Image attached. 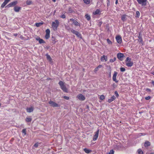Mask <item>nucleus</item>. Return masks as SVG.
<instances>
[{
    "mask_svg": "<svg viewBox=\"0 0 154 154\" xmlns=\"http://www.w3.org/2000/svg\"><path fill=\"white\" fill-rule=\"evenodd\" d=\"M126 65L128 67H131L133 65V62L131 61V59L129 57L127 58L125 60Z\"/></svg>",
    "mask_w": 154,
    "mask_h": 154,
    "instance_id": "1",
    "label": "nucleus"
},
{
    "mask_svg": "<svg viewBox=\"0 0 154 154\" xmlns=\"http://www.w3.org/2000/svg\"><path fill=\"white\" fill-rule=\"evenodd\" d=\"M64 83L62 81H60L59 82V84L60 86L61 89L64 92H67V90L66 86L64 85Z\"/></svg>",
    "mask_w": 154,
    "mask_h": 154,
    "instance_id": "2",
    "label": "nucleus"
},
{
    "mask_svg": "<svg viewBox=\"0 0 154 154\" xmlns=\"http://www.w3.org/2000/svg\"><path fill=\"white\" fill-rule=\"evenodd\" d=\"M59 23L57 20H56L55 22H53L52 23V26L54 30H56L57 29V27L58 26Z\"/></svg>",
    "mask_w": 154,
    "mask_h": 154,
    "instance_id": "3",
    "label": "nucleus"
},
{
    "mask_svg": "<svg viewBox=\"0 0 154 154\" xmlns=\"http://www.w3.org/2000/svg\"><path fill=\"white\" fill-rule=\"evenodd\" d=\"M48 103L51 106L53 107H60V105L58 104L55 102L51 100Z\"/></svg>",
    "mask_w": 154,
    "mask_h": 154,
    "instance_id": "4",
    "label": "nucleus"
},
{
    "mask_svg": "<svg viewBox=\"0 0 154 154\" xmlns=\"http://www.w3.org/2000/svg\"><path fill=\"white\" fill-rule=\"evenodd\" d=\"M18 3L17 1L15 0L10 3L6 6V7L10 8V7L15 6Z\"/></svg>",
    "mask_w": 154,
    "mask_h": 154,
    "instance_id": "5",
    "label": "nucleus"
},
{
    "mask_svg": "<svg viewBox=\"0 0 154 154\" xmlns=\"http://www.w3.org/2000/svg\"><path fill=\"white\" fill-rule=\"evenodd\" d=\"M117 57L119 59L122 61L123 60L124 55L123 54L121 53H118L117 54Z\"/></svg>",
    "mask_w": 154,
    "mask_h": 154,
    "instance_id": "6",
    "label": "nucleus"
},
{
    "mask_svg": "<svg viewBox=\"0 0 154 154\" xmlns=\"http://www.w3.org/2000/svg\"><path fill=\"white\" fill-rule=\"evenodd\" d=\"M138 3L142 5H145L146 4V0H137Z\"/></svg>",
    "mask_w": 154,
    "mask_h": 154,
    "instance_id": "7",
    "label": "nucleus"
},
{
    "mask_svg": "<svg viewBox=\"0 0 154 154\" xmlns=\"http://www.w3.org/2000/svg\"><path fill=\"white\" fill-rule=\"evenodd\" d=\"M77 97L79 99V100L82 101H83L85 99V97L81 94H78L77 96Z\"/></svg>",
    "mask_w": 154,
    "mask_h": 154,
    "instance_id": "8",
    "label": "nucleus"
},
{
    "mask_svg": "<svg viewBox=\"0 0 154 154\" xmlns=\"http://www.w3.org/2000/svg\"><path fill=\"white\" fill-rule=\"evenodd\" d=\"M99 131V129H98L95 132V134L94 135L93 138V140L95 141L97 140V139L98 137V136Z\"/></svg>",
    "mask_w": 154,
    "mask_h": 154,
    "instance_id": "9",
    "label": "nucleus"
},
{
    "mask_svg": "<svg viewBox=\"0 0 154 154\" xmlns=\"http://www.w3.org/2000/svg\"><path fill=\"white\" fill-rule=\"evenodd\" d=\"M99 131V129H98L95 132V134L94 135L93 138V140L95 141L97 140V139L98 137V136Z\"/></svg>",
    "mask_w": 154,
    "mask_h": 154,
    "instance_id": "10",
    "label": "nucleus"
},
{
    "mask_svg": "<svg viewBox=\"0 0 154 154\" xmlns=\"http://www.w3.org/2000/svg\"><path fill=\"white\" fill-rule=\"evenodd\" d=\"M118 73L116 72L115 71L114 72V73L112 77V80H113L116 83H117L118 82V81L116 79V77Z\"/></svg>",
    "mask_w": 154,
    "mask_h": 154,
    "instance_id": "11",
    "label": "nucleus"
},
{
    "mask_svg": "<svg viewBox=\"0 0 154 154\" xmlns=\"http://www.w3.org/2000/svg\"><path fill=\"white\" fill-rule=\"evenodd\" d=\"M21 8L17 6H15L14 7V11L16 12H18L20 11L21 9Z\"/></svg>",
    "mask_w": 154,
    "mask_h": 154,
    "instance_id": "12",
    "label": "nucleus"
},
{
    "mask_svg": "<svg viewBox=\"0 0 154 154\" xmlns=\"http://www.w3.org/2000/svg\"><path fill=\"white\" fill-rule=\"evenodd\" d=\"M116 39L117 42L119 44H120L122 42V38L120 36L118 35L116 37Z\"/></svg>",
    "mask_w": 154,
    "mask_h": 154,
    "instance_id": "13",
    "label": "nucleus"
},
{
    "mask_svg": "<svg viewBox=\"0 0 154 154\" xmlns=\"http://www.w3.org/2000/svg\"><path fill=\"white\" fill-rule=\"evenodd\" d=\"M36 40L38 41L40 44L45 43V41L42 39L40 38L39 37H38L36 38Z\"/></svg>",
    "mask_w": 154,
    "mask_h": 154,
    "instance_id": "14",
    "label": "nucleus"
},
{
    "mask_svg": "<svg viewBox=\"0 0 154 154\" xmlns=\"http://www.w3.org/2000/svg\"><path fill=\"white\" fill-rule=\"evenodd\" d=\"M70 21H72L73 22V23L76 26H79V23L76 20H75L74 19L72 18L70 19Z\"/></svg>",
    "mask_w": 154,
    "mask_h": 154,
    "instance_id": "15",
    "label": "nucleus"
},
{
    "mask_svg": "<svg viewBox=\"0 0 154 154\" xmlns=\"http://www.w3.org/2000/svg\"><path fill=\"white\" fill-rule=\"evenodd\" d=\"M33 108L32 107H31L30 108H28L26 109L27 112H31L33 111Z\"/></svg>",
    "mask_w": 154,
    "mask_h": 154,
    "instance_id": "16",
    "label": "nucleus"
},
{
    "mask_svg": "<svg viewBox=\"0 0 154 154\" xmlns=\"http://www.w3.org/2000/svg\"><path fill=\"white\" fill-rule=\"evenodd\" d=\"M104 60H105L106 61L107 60V57L104 55L101 58V61H103Z\"/></svg>",
    "mask_w": 154,
    "mask_h": 154,
    "instance_id": "17",
    "label": "nucleus"
},
{
    "mask_svg": "<svg viewBox=\"0 0 154 154\" xmlns=\"http://www.w3.org/2000/svg\"><path fill=\"white\" fill-rule=\"evenodd\" d=\"M116 99V97L114 96H113L112 97L110 98L108 100V102L109 103H110L112 101H113L114 100H115Z\"/></svg>",
    "mask_w": 154,
    "mask_h": 154,
    "instance_id": "18",
    "label": "nucleus"
},
{
    "mask_svg": "<svg viewBox=\"0 0 154 154\" xmlns=\"http://www.w3.org/2000/svg\"><path fill=\"white\" fill-rule=\"evenodd\" d=\"M75 34L78 37L80 38H82V35L79 32L77 31V32H76Z\"/></svg>",
    "mask_w": 154,
    "mask_h": 154,
    "instance_id": "19",
    "label": "nucleus"
},
{
    "mask_svg": "<svg viewBox=\"0 0 154 154\" xmlns=\"http://www.w3.org/2000/svg\"><path fill=\"white\" fill-rule=\"evenodd\" d=\"M84 151L87 153H89L91 152V150L88 149L87 148H85L84 149Z\"/></svg>",
    "mask_w": 154,
    "mask_h": 154,
    "instance_id": "20",
    "label": "nucleus"
},
{
    "mask_svg": "<svg viewBox=\"0 0 154 154\" xmlns=\"http://www.w3.org/2000/svg\"><path fill=\"white\" fill-rule=\"evenodd\" d=\"M138 37L139 38V39L138 40V41L139 42H140V43H142V42H143L142 38L140 36V34H139V35L138 36Z\"/></svg>",
    "mask_w": 154,
    "mask_h": 154,
    "instance_id": "21",
    "label": "nucleus"
},
{
    "mask_svg": "<svg viewBox=\"0 0 154 154\" xmlns=\"http://www.w3.org/2000/svg\"><path fill=\"white\" fill-rule=\"evenodd\" d=\"M43 24V22L41 23H35V25L37 27H39Z\"/></svg>",
    "mask_w": 154,
    "mask_h": 154,
    "instance_id": "22",
    "label": "nucleus"
},
{
    "mask_svg": "<svg viewBox=\"0 0 154 154\" xmlns=\"http://www.w3.org/2000/svg\"><path fill=\"white\" fill-rule=\"evenodd\" d=\"M121 19L123 21H125L126 20V15H123Z\"/></svg>",
    "mask_w": 154,
    "mask_h": 154,
    "instance_id": "23",
    "label": "nucleus"
},
{
    "mask_svg": "<svg viewBox=\"0 0 154 154\" xmlns=\"http://www.w3.org/2000/svg\"><path fill=\"white\" fill-rule=\"evenodd\" d=\"M150 145V143L148 141H147L145 142V144H144V146H149Z\"/></svg>",
    "mask_w": 154,
    "mask_h": 154,
    "instance_id": "24",
    "label": "nucleus"
},
{
    "mask_svg": "<svg viewBox=\"0 0 154 154\" xmlns=\"http://www.w3.org/2000/svg\"><path fill=\"white\" fill-rule=\"evenodd\" d=\"M32 119L31 118L27 117L26 119V121L27 122H31L32 121Z\"/></svg>",
    "mask_w": 154,
    "mask_h": 154,
    "instance_id": "25",
    "label": "nucleus"
},
{
    "mask_svg": "<svg viewBox=\"0 0 154 154\" xmlns=\"http://www.w3.org/2000/svg\"><path fill=\"white\" fill-rule=\"evenodd\" d=\"M85 17L87 19V20H89L91 18L90 17L89 15L88 14H86L85 15Z\"/></svg>",
    "mask_w": 154,
    "mask_h": 154,
    "instance_id": "26",
    "label": "nucleus"
},
{
    "mask_svg": "<svg viewBox=\"0 0 154 154\" xmlns=\"http://www.w3.org/2000/svg\"><path fill=\"white\" fill-rule=\"evenodd\" d=\"M83 0L84 1V2L87 4H89L90 3V0Z\"/></svg>",
    "mask_w": 154,
    "mask_h": 154,
    "instance_id": "27",
    "label": "nucleus"
},
{
    "mask_svg": "<svg viewBox=\"0 0 154 154\" xmlns=\"http://www.w3.org/2000/svg\"><path fill=\"white\" fill-rule=\"evenodd\" d=\"M140 12L139 11H136V17H139V16H140Z\"/></svg>",
    "mask_w": 154,
    "mask_h": 154,
    "instance_id": "28",
    "label": "nucleus"
},
{
    "mask_svg": "<svg viewBox=\"0 0 154 154\" xmlns=\"http://www.w3.org/2000/svg\"><path fill=\"white\" fill-rule=\"evenodd\" d=\"M116 57H114L113 59H111L110 60V62H112V63L114 61H116Z\"/></svg>",
    "mask_w": 154,
    "mask_h": 154,
    "instance_id": "29",
    "label": "nucleus"
},
{
    "mask_svg": "<svg viewBox=\"0 0 154 154\" xmlns=\"http://www.w3.org/2000/svg\"><path fill=\"white\" fill-rule=\"evenodd\" d=\"M70 31L72 33H73L75 34V33L76 32H77V31H75V30H74V29H71Z\"/></svg>",
    "mask_w": 154,
    "mask_h": 154,
    "instance_id": "30",
    "label": "nucleus"
},
{
    "mask_svg": "<svg viewBox=\"0 0 154 154\" xmlns=\"http://www.w3.org/2000/svg\"><path fill=\"white\" fill-rule=\"evenodd\" d=\"M100 12V11L98 9L94 13V14H98Z\"/></svg>",
    "mask_w": 154,
    "mask_h": 154,
    "instance_id": "31",
    "label": "nucleus"
},
{
    "mask_svg": "<svg viewBox=\"0 0 154 154\" xmlns=\"http://www.w3.org/2000/svg\"><path fill=\"white\" fill-rule=\"evenodd\" d=\"M7 4L6 3V2H4L1 5V7L2 8H3Z\"/></svg>",
    "mask_w": 154,
    "mask_h": 154,
    "instance_id": "32",
    "label": "nucleus"
},
{
    "mask_svg": "<svg viewBox=\"0 0 154 154\" xmlns=\"http://www.w3.org/2000/svg\"><path fill=\"white\" fill-rule=\"evenodd\" d=\"M46 34H50V30L49 29H47L46 30Z\"/></svg>",
    "mask_w": 154,
    "mask_h": 154,
    "instance_id": "33",
    "label": "nucleus"
},
{
    "mask_svg": "<svg viewBox=\"0 0 154 154\" xmlns=\"http://www.w3.org/2000/svg\"><path fill=\"white\" fill-rule=\"evenodd\" d=\"M120 71L122 72H123L125 71V69L123 67H121L120 68Z\"/></svg>",
    "mask_w": 154,
    "mask_h": 154,
    "instance_id": "34",
    "label": "nucleus"
},
{
    "mask_svg": "<svg viewBox=\"0 0 154 154\" xmlns=\"http://www.w3.org/2000/svg\"><path fill=\"white\" fill-rule=\"evenodd\" d=\"M138 152L139 154H143V152L141 149H139L138 150Z\"/></svg>",
    "mask_w": 154,
    "mask_h": 154,
    "instance_id": "35",
    "label": "nucleus"
},
{
    "mask_svg": "<svg viewBox=\"0 0 154 154\" xmlns=\"http://www.w3.org/2000/svg\"><path fill=\"white\" fill-rule=\"evenodd\" d=\"M100 99L101 100H103L105 98L104 96L103 95H101V96H100Z\"/></svg>",
    "mask_w": 154,
    "mask_h": 154,
    "instance_id": "36",
    "label": "nucleus"
},
{
    "mask_svg": "<svg viewBox=\"0 0 154 154\" xmlns=\"http://www.w3.org/2000/svg\"><path fill=\"white\" fill-rule=\"evenodd\" d=\"M107 43L109 44H112V42L109 38L107 39Z\"/></svg>",
    "mask_w": 154,
    "mask_h": 154,
    "instance_id": "37",
    "label": "nucleus"
},
{
    "mask_svg": "<svg viewBox=\"0 0 154 154\" xmlns=\"http://www.w3.org/2000/svg\"><path fill=\"white\" fill-rule=\"evenodd\" d=\"M47 59L48 60H49L50 61H51V57H50V56L49 55H47Z\"/></svg>",
    "mask_w": 154,
    "mask_h": 154,
    "instance_id": "38",
    "label": "nucleus"
},
{
    "mask_svg": "<svg viewBox=\"0 0 154 154\" xmlns=\"http://www.w3.org/2000/svg\"><path fill=\"white\" fill-rule=\"evenodd\" d=\"M45 37L46 39H48L50 37V34H46Z\"/></svg>",
    "mask_w": 154,
    "mask_h": 154,
    "instance_id": "39",
    "label": "nucleus"
},
{
    "mask_svg": "<svg viewBox=\"0 0 154 154\" xmlns=\"http://www.w3.org/2000/svg\"><path fill=\"white\" fill-rule=\"evenodd\" d=\"M114 151L112 149L109 152L108 154H114Z\"/></svg>",
    "mask_w": 154,
    "mask_h": 154,
    "instance_id": "40",
    "label": "nucleus"
},
{
    "mask_svg": "<svg viewBox=\"0 0 154 154\" xmlns=\"http://www.w3.org/2000/svg\"><path fill=\"white\" fill-rule=\"evenodd\" d=\"M60 17L62 18H66V16L64 14H61L60 16Z\"/></svg>",
    "mask_w": 154,
    "mask_h": 154,
    "instance_id": "41",
    "label": "nucleus"
},
{
    "mask_svg": "<svg viewBox=\"0 0 154 154\" xmlns=\"http://www.w3.org/2000/svg\"><path fill=\"white\" fill-rule=\"evenodd\" d=\"M22 132L24 134V135H26V129H23L22 131Z\"/></svg>",
    "mask_w": 154,
    "mask_h": 154,
    "instance_id": "42",
    "label": "nucleus"
},
{
    "mask_svg": "<svg viewBox=\"0 0 154 154\" xmlns=\"http://www.w3.org/2000/svg\"><path fill=\"white\" fill-rule=\"evenodd\" d=\"M32 3V2L30 1H26V4L28 5H30Z\"/></svg>",
    "mask_w": 154,
    "mask_h": 154,
    "instance_id": "43",
    "label": "nucleus"
},
{
    "mask_svg": "<svg viewBox=\"0 0 154 154\" xmlns=\"http://www.w3.org/2000/svg\"><path fill=\"white\" fill-rule=\"evenodd\" d=\"M63 98L67 100H68L69 99V97L66 96H64L63 97Z\"/></svg>",
    "mask_w": 154,
    "mask_h": 154,
    "instance_id": "44",
    "label": "nucleus"
},
{
    "mask_svg": "<svg viewBox=\"0 0 154 154\" xmlns=\"http://www.w3.org/2000/svg\"><path fill=\"white\" fill-rule=\"evenodd\" d=\"M107 6H108L110 5V0H107Z\"/></svg>",
    "mask_w": 154,
    "mask_h": 154,
    "instance_id": "45",
    "label": "nucleus"
},
{
    "mask_svg": "<svg viewBox=\"0 0 154 154\" xmlns=\"http://www.w3.org/2000/svg\"><path fill=\"white\" fill-rule=\"evenodd\" d=\"M38 143H35L34 145V146L36 148L37 147H38Z\"/></svg>",
    "mask_w": 154,
    "mask_h": 154,
    "instance_id": "46",
    "label": "nucleus"
},
{
    "mask_svg": "<svg viewBox=\"0 0 154 154\" xmlns=\"http://www.w3.org/2000/svg\"><path fill=\"white\" fill-rule=\"evenodd\" d=\"M115 94L116 95L117 97H118L119 96V94L117 91H115Z\"/></svg>",
    "mask_w": 154,
    "mask_h": 154,
    "instance_id": "47",
    "label": "nucleus"
},
{
    "mask_svg": "<svg viewBox=\"0 0 154 154\" xmlns=\"http://www.w3.org/2000/svg\"><path fill=\"white\" fill-rule=\"evenodd\" d=\"M150 98V97H149V96H148V97H146L145 98V99L146 100H149Z\"/></svg>",
    "mask_w": 154,
    "mask_h": 154,
    "instance_id": "48",
    "label": "nucleus"
},
{
    "mask_svg": "<svg viewBox=\"0 0 154 154\" xmlns=\"http://www.w3.org/2000/svg\"><path fill=\"white\" fill-rule=\"evenodd\" d=\"M11 0H5L4 2L7 4Z\"/></svg>",
    "mask_w": 154,
    "mask_h": 154,
    "instance_id": "49",
    "label": "nucleus"
},
{
    "mask_svg": "<svg viewBox=\"0 0 154 154\" xmlns=\"http://www.w3.org/2000/svg\"><path fill=\"white\" fill-rule=\"evenodd\" d=\"M102 67V65H99V66L97 67L98 68V69L99 68H101Z\"/></svg>",
    "mask_w": 154,
    "mask_h": 154,
    "instance_id": "50",
    "label": "nucleus"
},
{
    "mask_svg": "<svg viewBox=\"0 0 154 154\" xmlns=\"http://www.w3.org/2000/svg\"><path fill=\"white\" fill-rule=\"evenodd\" d=\"M14 35L15 36H17V33H15V34H14Z\"/></svg>",
    "mask_w": 154,
    "mask_h": 154,
    "instance_id": "51",
    "label": "nucleus"
},
{
    "mask_svg": "<svg viewBox=\"0 0 154 154\" xmlns=\"http://www.w3.org/2000/svg\"><path fill=\"white\" fill-rule=\"evenodd\" d=\"M98 68L97 67L95 69V70L96 71H97L98 70Z\"/></svg>",
    "mask_w": 154,
    "mask_h": 154,
    "instance_id": "52",
    "label": "nucleus"
},
{
    "mask_svg": "<svg viewBox=\"0 0 154 154\" xmlns=\"http://www.w3.org/2000/svg\"><path fill=\"white\" fill-rule=\"evenodd\" d=\"M109 76L111 77V71H110L109 73Z\"/></svg>",
    "mask_w": 154,
    "mask_h": 154,
    "instance_id": "53",
    "label": "nucleus"
},
{
    "mask_svg": "<svg viewBox=\"0 0 154 154\" xmlns=\"http://www.w3.org/2000/svg\"><path fill=\"white\" fill-rule=\"evenodd\" d=\"M52 41H54V40L55 38H54L53 37H52Z\"/></svg>",
    "mask_w": 154,
    "mask_h": 154,
    "instance_id": "54",
    "label": "nucleus"
},
{
    "mask_svg": "<svg viewBox=\"0 0 154 154\" xmlns=\"http://www.w3.org/2000/svg\"><path fill=\"white\" fill-rule=\"evenodd\" d=\"M152 84L153 85H154V81H152Z\"/></svg>",
    "mask_w": 154,
    "mask_h": 154,
    "instance_id": "55",
    "label": "nucleus"
},
{
    "mask_svg": "<svg viewBox=\"0 0 154 154\" xmlns=\"http://www.w3.org/2000/svg\"><path fill=\"white\" fill-rule=\"evenodd\" d=\"M118 0H116V4H117L118 3Z\"/></svg>",
    "mask_w": 154,
    "mask_h": 154,
    "instance_id": "56",
    "label": "nucleus"
},
{
    "mask_svg": "<svg viewBox=\"0 0 154 154\" xmlns=\"http://www.w3.org/2000/svg\"><path fill=\"white\" fill-rule=\"evenodd\" d=\"M146 90H148V91H150V89H148V88H147L146 89Z\"/></svg>",
    "mask_w": 154,
    "mask_h": 154,
    "instance_id": "57",
    "label": "nucleus"
},
{
    "mask_svg": "<svg viewBox=\"0 0 154 154\" xmlns=\"http://www.w3.org/2000/svg\"><path fill=\"white\" fill-rule=\"evenodd\" d=\"M53 2H56V0H52Z\"/></svg>",
    "mask_w": 154,
    "mask_h": 154,
    "instance_id": "58",
    "label": "nucleus"
},
{
    "mask_svg": "<svg viewBox=\"0 0 154 154\" xmlns=\"http://www.w3.org/2000/svg\"><path fill=\"white\" fill-rule=\"evenodd\" d=\"M152 74H153V75H154V72H153L152 73Z\"/></svg>",
    "mask_w": 154,
    "mask_h": 154,
    "instance_id": "59",
    "label": "nucleus"
},
{
    "mask_svg": "<svg viewBox=\"0 0 154 154\" xmlns=\"http://www.w3.org/2000/svg\"><path fill=\"white\" fill-rule=\"evenodd\" d=\"M151 154H154V153H151Z\"/></svg>",
    "mask_w": 154,
    "mask_h": 154,
    "instance_id": "60",
    "label": "nucleus"
},
{
    "mask_svg": "<svg viewBox=\"0 0 154 154\" xmlns=\"http://www.w3.org/2000/svg\"><path fill=\"white\" fill-rule=\"evenodd\" d=\"M1 106V104L0 103V106Z\"/></svg>",
    "mask_w": 154,
    "mask_h": 154,
    "instance_id": "61",
    "label": "nucleus"
}]
</instances>
